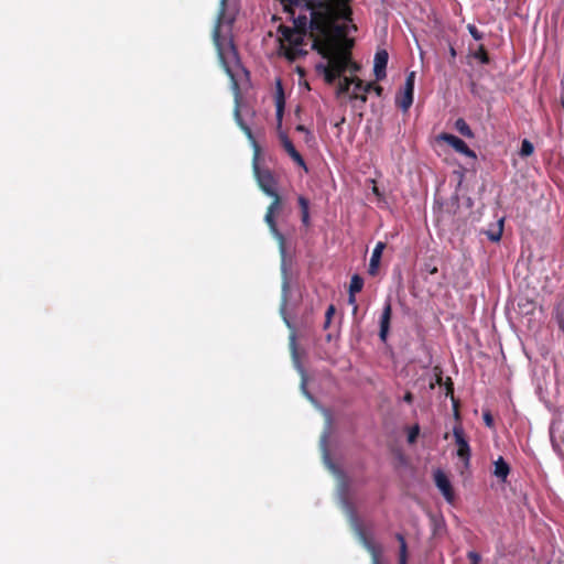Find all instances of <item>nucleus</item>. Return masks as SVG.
Listing matches in <instances>:
<instances>
[{"mask_svg":"<svg viewBox=\"0 0 564 564\" xmlns=\"http://www.w3.org/2000/svg\"><path fill=\"white\" fill-rule=\"evenodd\" d=\"M315 10L311 21L310 39L312 50L323 58H328V65L318 66L325 73L326 80L332 83L338 73L343 72L349 56L347 53L334 54L338 40H346L352 21V0H314Z\"/></svg>","mask_w":564,"mask_h":564,"instance_id":"1","label":"nucleus"},{"mask_svg":"<svg viewBox=\"0 0 564 564\" xmlns=\"http://www.w3.org/2000/svg\"><path fill=\"white\" fill-rule=\"evenodd\" d=\"M293 26L279 25V53L289 62L307 55L306 39H310L311 21L315 13L314 0H280Z\"/></svg>","mask_w":564,"mask_h":564,"instance_id":"2","label":"nucleus"},{"mask_svg":"<svg viewBox=\"0 0 564 564\" xmlns=\"http://www.w3.org/2000/svg\"><path fill=\"white\" fill-rule=\"evenodd\" d=\"M228 0L219 1V11L217 21L213 30V42L216 46L219 62L225 69L226 74L235 82L234 67L240 66L238 51L234 44L232 39H227L221 35V28L227 24L230 29L235 18H228L226 14Z\"/></svg>","mask_w":564,"mask_h":564,"instance_id":"3","label":"nucleus"},{"mask_svg":"<svg viewBox=\"0 0 564 564\" xmlns=\"http://www.w3.org/2000/svg\"><path fill=\"white\" fill-rule=\"evenodd\" d=\"M352 43L351 41H348L347 39L346 40H338L337 42V45H336V52L334 54H340V53H347V55L349 56V62L347 63V66L346 68L338 73V75L335 76L334 80L332 83H328L326 80V77H325V73L322 72L321 69H318V66H322L324 65L323 63H319L316 65L315 69H316V73H318L319 75H323L324 77V82L332 86L335 84V82L338 79V84H337V87H336V91H335V95H336V98H340L345 95H349L350 96V86L354 85L356 89H361V87H364V82L359 78V77H348V76H345L344 74L346 73L347 69H352V70H358L359 67L356 63L352 62L351 59V54H350V47H351ZM327 59V64H329V59Z\"/></svg>","mask_w":564,"mask_h":564,"instance_id":"4","label":"nucleus"},{"mask_svg":"<svg viewBox=\"0 0 564 564\" xmlns=\"http://www.w3.org/2000/svg\"><path fill=\"white\" fill-rule=\"evenodd\" d=\"M260 155H261V148H260V145H256V149L253 151V158H252L253 175L256 177V181H257L260 189L265 195H274L278 192V189H276L278 180L270 169L260 166V164H259Z\"/></svg>","mask_w":564,"mask_h":564,"instance_id":"5","label":"nucleus"},{"mask_svg":"<svg viewBox=\"0 0 564 564\" xmlns=\"http://www.w3.org/2000/svg\"><path fill=\"white\" fill-rule=\"evenodd\" d=\"M415 72L406 75L403 89L395 97V105L406 112L413 104Z\"/></svg>","mask_w":564,"mask_h":564,"instance_id":"6","label":"nucleus"},{"mask_svg":"<svg viewBox=\"0 0 564 564\" xmlns=\"http://www.w3.org/2000/svg\"><path fill=\"white\" fill-rule=\"evenodd\" d=\"M453 435L457 445V456L468 463L470 458V447L460 424L454 426Z\"/></svg>","mask_w":564,"mask_h":564,"instance_id":"7","label":"nucleus"},{"mask_svg":"<svg viewBox=\"0 0 564 564\" xmlns=\"http://www.w3.org/2000/svg\"><path fill=\"white\" fill-rule=\"evenodd\" d=\"M434 481H435L436 487L440 489V491L444 496L445 500L447 502H453L455 499V492L452 487L451 480L448 479L446 474L443 470L437 469L434 473Z\"/></svg>","mask_w":564,"mask_h":564,"instance_id":"8","label":"nucleus"},{"mask_svg":"<svg viewBox=\"0 0 564 564\" xmlns=\"http://www.w3.org/2000/svg\"><path fill=\"white\" fill-rule=\"evenodd\" d=\"M441 138L456 152L462 153L468 158H476L475 152L470 150L466 142L460 138L449 133H443Z\"/></svg>","mask_w":564,"mask_h":564,"instance_id":"9","label":"nucleus"},{"mask_svg":"<svg viewBox=\"0 0 564 564\" xmlns=\"http://www.w3.org/2000/svg\"><path fill=\"white\" fill-rule=\"evenodd\" d=\"M281 144L284 149V151L289 154V156L301 167L307 172V165L303 159V156L300 154V152L295 149L293 142L289 139V137L284 133L280 135Z\"/></svg>","mask_w":564,"mask_h":564,"instance_id":"10","label":"nucleus"},{"mask_svg":"<svg viewBox=\"0 0 564 564\" xmlns=\"http://www.w3.org/2000/svg\"><path fill=\"white\" fill-rule=\"evenodd\" d=\"M264 221L267 223L272 236L276 239V241L279 243L280 252L284 257V254H285V237L278 229V226L275 223V214L265 213Z\"/></svg>","mask_w":564,"mask_h":564,"instance_id":"11","label":"nucleus"},{"mask_svg":"<svg viewBox=\"0 0 564 564\" xmlns=\"http://www.w3.org/2000/svg\"><path fill=\"white\" fill-rule=\"evenodd\" d=\"M391 316H392L391 301L387 300L384 303L383 310H382L381 317H380L379 337L383 343L387 340V337L389 334Z\"/></svg>","mask_w":564,"mask_h":564,"instance_id":"12","label":"nucleus"},{"mask_svg":"<svg viewBox=\"0 0 564 564\" xmlns=\"http://www.w3.org/2000/svg\"><path fill=\"white\" fill-rule=\"evenodd\" d=\"M389 55L386 50L378 51L375 55L373 73L377 80H382L387 76V64Z\"/></svg>","mask_w":564,"mask_h":564,"instance_id":"13","label":"nucleus"},{"mask_svg":"<svg viewBox=\"0 0 564 564\" xmlns=\"http://www.w3.org/2000/svg\"><path fill=\"white\" fill-rule=\"evenodd\" d=\"M386 248V243L382 241L377 242L369 262L368 273L371 276H376L379 271V264L382 257V252Z\"/></svg>","mask_w":564,"mask_h":564,"instance_id":"14","label":"nucleus"},{"mask_svg":"<svg viewBox=\"0 0 564 564\" xmlns=\"http://www.w3.org/2000/svg\"><path fill=\"white\" fill-rule=\"evenodd\" d=\"M361 89H362V95H357L354 91L350 94V100H358L364 105L367 102V94L368 93L375 91L376 95L380 97L383 91V88L380 85H377L375 83L364 84V87H361Z\"/></svg>","mask_w":564,"mask_h":564,"instance_id":"15","label":"nucleus"},{"mask_svg":"<svg viewBox=\"0 0 564 564\" xmlns=\"http://www.w3.org/2000/svg\"><path fill=\"white\" fill-rule=\"evenodd\" d=\"M234 115H235V120H236L237 124L245 132V134L247 135L249 141L252 143V147H253V150H254L256 145H259V144L256 141L250 127L243 121V119L241 117V113H240V109H239V105L238 104L235 107Z\"/></svg>","mask_w":564,"mask_h":564,"instance_id":"16","label":"nucleus"},{"mask_svg":"<svg viewBox=\"0 0 564 564\" xmlns=\"http://www.w3.org/2000/svg\"><path fill=\"white\" fill-rule=\"evenodd\" d=\"M364 545L367 549V551L371 555V562L372 564H380V557L382 553V549L379 544H376L372 540L364 536L362 538Z\"/></svg>","mask_w":564,"mask_h":564,"instance_id":"17","label":"nucleus"},{"mask_svg":"<svg viewBox=\"0 0 564 564\" xmlns=\"http://www.w3.org/2000/svg\"><path fill=\"white\" fill-rule=\"evenodd\" d=\"M495 469L494 475L499 478L502 481H506L509 473L510 467L508 463L500 456L495 463H494Z\"/></svg>","mask_w":564,"mask_h":564,"instance_id":"18","label":"nucleus"},{"mask_svg":"<svg viewBox=\"0 0 564 564\" xmlns=\"http://www.w3.org/2000/svg\"><path fill=\"white\" fill-rule=\"evenodd\" d=\"M395 539L400 543V552H399V564H406L408 561V545L402 533H397Z\"/></svg>","mask_w":564,"mask_h":564,"instance_id":"19","label":"nucleus"},{"mask_svg":"<svg viewBox=\"0 0 564 564\" xmlns=\"http://www.w3.org/2000/svg\"><path fill=\"white\" fill-rule=\"evenodd\" d=\"M455 129L464 137L466 138H473L474 137V133L470 129V127L468 126V123L465 121V119L463 118H458L456 121H455Z\"/></svg>","mask_w":564,"mask_h":564,"instance_id":"20","label":"nucleus"},{"mask_svg":"<svg viewBox=\"0 0 564 564\" xmlns=\"http://www.w3.org/2000/svg\"><path fill=\"white\" fill-rule=\"evenodd\" d=\"M364 288V279L359 274H354L350 279L348 293H359Z\"/></svg>","mask_w":564,"mask_h":564,"instance_id":"21","label":"nucleus"},{"mask_svg":"<svg viewBox=\"0 0 564 564\" xmlns=\"http://www.w3.org/2000/svg\"><path fill=\"white\" fill-rule=\"evenodd\" d=\"M502 231H503V219H500L498 221V226L495 230L487 231V237L490 241L498 242L501 239Z\"/></svg>","mask_w":564,"mask_h":564,"instance_id":"22","label":"nucleus"},{"mask_svg":"<svg viewBox=\"0 0 564 564\" xmlns=\"http://www.w3.org/2000/svg\"><path fill=\"white\" fill-rule=\"evenodd\" d=\"M534 152V147L532 144L531 141H529L528 139H523L522 142H521V148H520V156L521 158H528L530 155H532Z\"/></svg>","mask_w":564,"mask_h":564,"instance_id":"23","label":"nucleus"},{"mask_svg":"<svg viewBox=\"0 0 564 564\" xmlns=\"http://www.w3.org/2000/svg\"><path fill=\"white\" fill-rule=\"evenodd\" d=\"M269 196L272 197L273 200L268 206L267 213L276 214L280 210V208H281V204H282L281 196L279 195L278 192L274 195H269Z\"/></svg>","mask_w":564,"mask_h":564,"instance_id":"24","label":"nucleus"},{"mask_svg":"<svg viewBox=\"0 0 564 564\" xmlns=\"http://www.w3.org/2000/svg\"><path fill=\"white\" fill-rule=\"evenodd\" d=\"M474 57L477 58L481 64L489 63V55L484 45L478 47V50L474 53Z\"/></svg>","mask_w":564,"mask_h":564,"instance_id":"25","label":"nucleus"},{"mask_svg":"<svg viewBox=\"0 0 564 564\" xmlns=\"http://www.w3.org/2000/svg\"><path fill=\"white\" fill-rule=\"evenodd\" d=\"M446 395H451L452 401H453V405H454V409H455V413L457 415L458 414V410H457L458 404H457V401L454 399V387H453V382H452L451 378L447 379Z\"/></svg>","mask_w":564,"mask_h":564,"instance_id":"26","label":"nucleus"},{"mask_svg":"<svg viewBox=\"0 0 564 564\" xmlns=\"http://www.w3.org/2000/svg\"><path fill=\"white\" fill-rule=\"evenodd\" d=\"M420 434V426L417 424L413 425L408 433V442L413 444L416 442V438Z\"/></svg>","mask_w":564,"mask_h":564,"instance_id":"27","label":"nucleus"},{"mask_svg":"<svg viewBox=\"0 0 564 564\" xmlns=\"http://www.w3.org/2000/svg\"><path fill=\"white\" fill-rule=\"evenodd\" d=\"M467 29L474 40L480 41L482 39V33L474 24H468Z\"/></svg>","mask_w":564,"mask_h":564,"instance_id":"28","label":"nucleus"},{"mask_svg":"<svg viewBox=\"0 0 564 564\" xmlns=\"http://www.w3.org/2000/svg\"><path fill=\"white\" fill-rule=\"evenodd\" d=\"M299 206L301 208V213H308L310 212V202L304 196H300L297 198Z\"/></svg>","mask_w":564,"mask_h":564,"instance_id":"29","label":"nucleus"},{"mask_svg":"<svg viewBox=\"0 0 564 564\" xmlns=\"http://www.w3.org/2000/svg\"><path fill=\"white\" fill-rule=\"evenodd\" d=\"M335 306L332 304L327 307L326 310V313H325V327H327L329 324H330V321L335 314Z\"/></svg>","mask_w":564,"mask_h":564,"instance_id":"30","label":"nucleus"},{"mask_svg":"<svg viewBox=\"0 0 564 564\" xmlns=\"http://www.w3.org/2000/svg\"><path fill=\"white\" fill-rule=\"evenodd\" d=\"M467 557L469 560V564H479L481 557L479 555V553L475 552V551H469L467 553Z\"/></svg>","mask_w":564,"mask_h":564,"instance_id":"31","label":"nucleus"},{"mask_svg":"<svg viewBox=\"0 0 564 564\" xmlns=\"http://www.w3.org/2000/svg\"><path fill=\"white\" fill-rule=\"evenodd\" d=\"M348 303L352 305V313L356 314L358 311V305L356 302V293H348Z\"/></svg>","mask_w":564,"mask_h":564,"instance_id":"32","label":"nucleus"},{"mask_svg":"<svg viewBox=\"0 0 564 564\" xmlns=\"http://www.w3.org/2000/svg\"><path fill=\"white\" fill-rule=\"evenodd\" d=\"M484 422L485 424L488 426V427H492L494 426V417L492 415L490 414V412H484Z\"/></svg>","mask_w":564,"mask_h":564,"instance_id":"33","label":"nucleus"},{"mask_svg":"<svg viewBox=\"0 0 564 564\" xmlns=\"http://www.w3.org/2000/svg\"><path fill=\"white\" fill-rule=\"evenodd\" d=\"M424 271L427 272L429 274H436L438 269L436 265H433L432 263H425Z\"/></svg>","mask_w":564,"mask_h":564,"instance_id":"34","label":"nucleus"},{"mask_svg":"<svg viewBox=\"0 0 564 564\" xmlns=\"http://www.w3.org/2000/svg\"><path fill=\"white\" fill-rule=\"evenodd\" d=\"M284 110V101L280 98L276 102V115L278 117H282Z\"/></svg>","mask_w":564,"mask_h":564,"instance_id":"35","label":"nucleus"},{"mask_svg":"<svg viewBox=\"0 0 564 564\" xmlns=\"http://www.w3.org/2000/svg\"><path fill=\"white\" fill-rule=\"evenodd\" d=\"M301 219L304 226H310V212L308 213H301Z\"/></svg>","mask_w":564,"mask_h":564,"instance_id":"36","label":"nucleus"},{"mask_svg":"<svg viewBox=\"0 0 564 564\" xmlns=\"http://www.w3.org/2000/svg\"><path fill=\"white\" fill-rule=\"evenodd\" d=\"M414 400V397L412 394V392L408 391L405 392V394L403 395V401L411 404Z\"/></svg>","mask_w":564,"mask_h":564,"instance_id":"37","label":"nucleus"},{"mask_svg":"<svg viewBox=\"0 0 564 564\" xmlns=\"http://www.w3.org/2000/svg\"><path fill=\"white\" fill-rule=\"evenodd\" d=\"M296 130H297V131H301V132H306V133H308L307 129H306L304 126H302V124H299V126L296 127Z\"/></svg>","mask_w":564,"mask_h":564,"instance_id":"38","label":"nucleus"},{"mask_svg":"<svg viewBox=\"0 0 564 564\" xmlns=\"http://www.w3.org/2000/svg\"><path fill=\"white\" fill-rule=\"evenodd\" d=\"M354 91H355L357 95H362V93H360V91H362V89H356V88L354 87V89H352L350 93H354Z\"/></svg>","mask_w":564,"mask_h":564,"instance_id":"39","label":"nucleus"},{"mask_svg":"<svg viewBox=\"0 0 564 564\" xmlns=\"http://www.w3.org/2000/svg\"><path fill=\"white\" fill-rule=\"evenodd\" d=\"M436 382H437L438 384L442 382V376H441V375H438V376L436 377Z\"/></svg>","mask_w":564,"mask_h":564,"instance_id":"40","label":"nucleus"},{"mask_svg":"<svg viewBox=\"0 0 564 564\" xmlns=\"http://www.w3.org/2000/svg\"><path fill=\"white\" fill-rule=\"evenodd\" d=\"M372 191H373V193H375L376 195H378V196L380 195L379 189H378L376 186L373 187V189H372Z\"/></svg>","mask_w":564,"mask_h":564,"instance_id":"41","label":"nucleus"},{"mask_svg":"<svg viewBox=\"0 0 564 564\" xmlns=\"http://www.w3.org/2000/svg\"><path fill=\"white\" fill-rule=\"evenodd\" d=\"M451 54H452V56L456 55V52H455L454 47H451Z\"/></svg>","mask_w":564,"mask_h":564,"instance_id":"42","label":"nucleus"}]
</instances>
